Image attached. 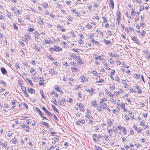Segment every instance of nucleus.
Returning <instances> with one entry per match:
<instances>
[{"label":"nucleus","mask_w":150,"mask_h":150,"mask_svg":"<svg viewBox=\"0 0 150 150\" xmlns=\"http://www.w3.org/2000/svg\"><path fill=\"white\" fill-rule=\"evenodd\" d=\"M116 17L117 18V20L118 21V25H119V23L120 21V18L121 16V14L120 13V12L119 11H117L116 12Z\"/></svg>","instance_id":"f257e3e1"},{"label":"nucleus","mask_w":150,"mask_h":150,"mask_svg":"<svg viewBox=\"0 0 150 150\" xmlns=\"http://www.w3.org/2000/svg\"><path fill=\"white\" fill-rule=\"evenodd\" d=\"M51 51L54 50L57 52H60L62 50V49L58 46H54V48H51L50 49Z\"/></svg>","instance_id":"f03ea898"},{"label":"nucleus","mask_w":150,"mask_h":150,"mask_svg":"<svg viewBox=\"0 0 150 150\" xmlns=\"http://www.w3.org/2000/svg\"><path fill=\"white\" fill-rule=\"evenodd\" d=\"M85 91L86 92H89L90 93V96L92 95L93 94V88H90V89L88 88H86L85 89Z\"/></svg>","instance_id":"7ed1b4c3"},{"label":"nucleus","mask_w":150,"mask_h":150,"mask_svg":"<svg viewBox=\"0 0 150 150\" xmlns=\"http://www.w3.org/2000/svg\"><path fill=\"white\" fill-rule=\"evenodd\" d=\"M100 108L103 109H106L107 108V105L104 102H100Z\"/></svg>","instance_id":"20e7f679"},{"label":"nucleus","mask_w":150,"mask_h":150,"mask_svg":"<svg viewBox=\"0 0 150 150\" xmlns=\"http://www.w3.org/2000/svg\"><path fill=\"white\" fill-rule=\"evenodd\" d=\"M36 109L37 111H38L39 112V114L40 115V116L41 117H42L44 119H46L47 120H48L45 117H44L43 115H44L42 112H41L40 109L36 107Z\"/></svg>","instance_id":"39448f33"},{"label":"nucleus","mask_w":150,"mask_h":150,"mask_svg":"<svg viewBox=\"0 0 150 150\" xmlns=\"http://www.w3.org/2000/svg\"><path fill=\"white\" fill-rule=\"evenodd\" d=\"M132 40H133L134 42L137 44H139V41L137 39V38L135 37V36H132L131 37Z\"/></svg>","instance_id":"423d86ee"},{"label":"nucleus","mask_w":150,"mask_h":150,"mask_svg":"<svg viewBox=\"0 0 150 150\" xmlns=\"http://www.w3.org/2000/svg\"><path fill=\"white\" fill-rule=\"evenodd\" d=\"M44 44L45 45L47 44H52L53 43V41H51L50 39L49 40H47L45 39L44 40Z\"/></svg>","instance_id":"0eeeda50"},{"label":"nucleus","mask_w":150,"mask_h":150,"mask_svg":"<svg viewBox=\"0 0 150 150\" xmlns=\"http://www.w3.org/2000/svg\"><path fill=\"white\" fill-rule=\"evenodd\" d=\"M33 48L35 49V51L37 52H40V48L36 45H33Z\"/></svg>","instance_id":"6e6552de"},{"label":"nucleus","mask_w":150,"mask_h":150,"mask_svg":"<svg viewBox=\"0 0 150 150\" xmlns=\"http://www.w3.org/2000/svg\"><path fill=\"white\" fill-rule=\"evenodd\" d=\"M42 109L45 112V113H46L48 115H51L53 116V115H52L49 111L46 109L43 106L42 108Z\"/></svg>","instance_id":"1a4fd4ad"},{"label":"nucleus","mask_w":150,"mask_h":150,"mask_svg":"<svg viewBox=\"0 0 150 150\" xmlns=\"http://www.w3.org/2000/svg\"><path fill=\"white\" fill-rule=\"evenodd\" d=\"M70 56L71 57H73V58L74 59H76V58L78 59L79 60H81V59H80V56H76L75 55V54L74 53H71L70 54Z\"/></svg>","instance_id":"9d476101"},{"label":"nucleus","mask_w":150,"mask_h":150,"mask_svg":"<svg viewBox=\"0 0 150 150\" xmlns=\"http://www.w3.org/2000/svg\"><path fill=\"white\" fill-rule=\"evenodd\" d=\"M105 91L106 94H107L108 96H109L111 97L114 96V95L113 94H112L107 89H105Z\"/></svg>","instance_id":"9b49d317"},{"label":"nucleus","mask_w":150,"mask_h":150,"mask_svg":"<svg viewBox=\"0 0 150 150\" xmlns=\"http://www.w3.org/2000/svg\"><path fill=\"white\" fill-rule=\"evenodd\" d=\"M27 91L28 93L32 94L35 93V90L31 88H28L27 89Z\"/></svg>","instance_id":"f8f14e48"},{"label":"nucleus","mask_w":150,"mask_h":150,"mask_svg":"<svg viewBox=\"0 0 150 150\" xmlns=\"http://www.w3.org/2000/svg\"><path fill=\"white\" fill-rule=\"evenodd\" d=\"M93 137L94 141L95 142H97L98 139L97 135L96 134H93Z\"/></svg>","instance_id":"ddd939ff"},{"label":"nucleus","mask_w":150,"mask_h":150,"mask_svg":"<svg viewBox=\"0 0 150 150\" xmlns=\"http://www.w3.org/2000/svg\"><path fill=\"white\" fill-rule=\"evenodd\" d=\"M49 72L52 75H55L57 73L56 71L54 70V69H50Z\"/></svg>","instance_id":"4468645a"},{"label":"nucleus","mask_w":150,"mask_h":150,"mask_svg":"<svg viewBox=\"0 0 150 150\" xmlns=\"http://www.w3.org/2000/svg\"><path fill=\"white\" fill-rule=\"evenodd\" d=\"M80 123L82 124H84L85 123V121L84 120H80L76 121V123L78 125H79Z\"/></svg>","instance_id":"2eb2a0df"},{"label":"nucleus","mask_w":150,"mask_h":150,"mask_svg":"<svg viewBox=\"0 0 150 150\" xmlns=\"http://www.w3.org/2000/svg\"><path fill=\"white\" fill-rule=\"evenodd\" d=\"M72 12L74 13H75L76 16H79V15L80 13L78 12L76 10H75L74 8H72L70 10Z\"/></svg>","instance_id":"dca6fc26"},{"label":"nucleus","mask_w":150,"mask_h":150,"mask_svg":"<svg viewBox=\"0 0 150 150\" xmlns=\"http://www.w3.org/2000/svg\"><path fill=\"white\" fill-rule=\"evenodd\" d=\"M110 2V7L112 8H114V3L113 0H109Z\"/></svg>","instance_id":"f3484780"},{"label":"nucleus","mask_w":150,"mask_h":150,"mask_svg":"<svg viewBox=\"0 0 150 150\" xmlns=\"http://www.w3.org/2000/svg\"><path fill=\"white\" fill-rule=\"evenodd\" d=\"M80 78L81 80V82H84V81H85L86 79V77L83 75L81 76Z\"/></svg>","instance_id":"a211bd4d"},{"label":"nucleus","mask_w":150,"mask_h":150,"mask_svg":"<svg viewBox=\"0 0 150 150\" xmlns=\"http://www.w3.org/2000/svg\"><path fill=\"white\" fill-rule=\"evenodd\" d=\"M121 108L123 109V110L124 112L127 111V110L125 108V104L123 103H121Z\"/></svg>","instance_id":"6ab92c4d"},{"label":"nucleus","mask_w":150,"mask_h":150,"mask_svg":"<svg viewBox=\"0 0 150 150\" xmlns=\"http://www.w3.org/2000/svg\"><path fill=\"white\" fill-rule=\"evenodd\" d=\"M42 5L44 8H47L48 7V4L46 2H42Z\"/></svg>","instance_id":"aec40b11"},{"label":"nucleus","mask_w":150,"mask_h":150,"mask_svg":"<svg viewBox=\"0 0 150 150\" xmlns=\"http://www.w3.org/2000/svg\"><path fill=\"white\" fill-rule=\"evenodd\" d=\"M109 85V87L111 90H113L115 89V84L113 83V84H111L110 85Z\"/></svg>","instance_id":"412c9836"},{"label":"nucleus","mask_w":150,"mask_h":150,"mask_svg":"<svg viewBox=\"0 0 150 150\" xmlns=\"http://www.w3.org/2000/svg\"><path fill=\"white\" fill-rule=\"evenodd\" d=\"M96 102V101L95 100H92L91 102V104L92 106L95 107L97 105Z\"/></svg>","instance_id":"4be33fe9"},{"label":"nucleus","mask_w":150,"mask_h":150,"mask_svg":"<svg viewBox=\"0 0 150 150\" xmlns=\"http://www.w3.org/2000/svg\"><path fill=\"white\" fill-rule=\"evenodd\" d=\"M112 122L111 119H108V125L109 127H111V126L112 125Z\"/></svg>","instance_id":"5701e85b"},{"label":"nucleus","mask_w":150,"mask_h":150,"mask_svg":"<svg viewBox=\"0 0 150 150\" xmlns=\"http://www.w3.org/2000/svg\"><path fill=\"white\" fill-rule=\"evenodd\" d=\"M41 123L42 124V125H44L47 127H49V125L46 122H45L44 121H42V122H41Z\"/></svg>","instance_id":"b1692460"},{"label":"nucleus","mask_w":150,"mask_h":150,"mask_svg":"<svg viewBox=\"0 0 150 150\" xmlns=\"http://www.w3.org/2000/svg\"><path fill=\"white\" fill-rule=\"evenodd\" d=\"M103 41V42L105 43L106 45H109L111 43V42L110 40H107L105 39H104Z\"/></svg>","instance_id":"393cba45"},{"label":"nucleus","mask_w":150,"mask_h":150,"mask_svg":"<svg viewBox=\"0 0 150 150\" xmlns=\"http://www.w3.org/2000/svg\"><path fill=\"white\" fill-rule=\"evenodd\" d=\"M1 71L2 73L4 74H5L7 72L6 69L4 67H2L1 68Z\"/></svg>","instance_id":"a878e982"},{"label":"nucleus","mask_w":150,"mask_h":150,"mask_svg":"<svg viewBox=\"0 0 150 150\" xmlns=\"http://www.w3.org/2000/svg\"><path fill=\"white\" fill-rule=\"evenodd\" d=\"M38 21L39 23V24L40 25H42L44 24V23L43 22V20L42 19L39 18L38 19Z\"/></svg>","instance_id":"bb28decb"},{"label":"nucleus","mask_w":150,"mask_h":150,"mask_svg":"<svg viewBox=\"0 0 150 150\" xmlns=\"http://www.w3.org/2000/svg\"><path fill=\"white\" fill-rule=\"evenodd\" d=\"M30 72L34 75H35L36 74V72L35 71L34 69L33 68H31Z\"/></svg>","instance_id":"cd10ccee"},{"label":"nucleus","mask_w":150,"mask_h":150,"mask_svg":"<svg viewBox=\"0 0 150 150\" xmlns=\"http://www.w3.org/2000/svg\"><path fill=\"white\" fill-rule=\"evenodd\" d=\"M135 87L137 89H138L137 92L139 93H141L142 92L141 89L140 88L139 86L137 85H136L135 86Z\"/></svg>","instance_id":"c85d7f7f"},{"label":"nucleus","mask_w":150,"mask_h":150,"mask_svg":"<svg viewBox=\"0 0 150 150\" xmlns=\"http://www.w3.org/2000/svg\"><path fill=\"white\" fill-rule=\"evenodd\" d=\"M94 149L95 150H103L101 147L95 145Z\"/></svg>","instance_id":"c756f323"},{"label":"nucleus","mask_w":150,"mask_h":150,"mask_svg":"<svg viewBox=\"0 0 150 150\" xmlns=\"http://www.w3.org/2000/svg\"><path fill=\"white\" fill-rule=\"evenodd\" d=\"M71 69L73 72L77 71L78 70L75 67H71Z\"/></svg>","instance_id":"7c9ffc66"},{"label":"nucleus","mask_w":150,"mask_h":150,"mask_svg":"<svg viewBox=\"0 0 150 150\" xmlns=\"http://www.w3.org/2000/svg\"><path fill=\"white\" fill-rule=\"evenodd\" d=\"M79 108L81 110H82L84 108L83 107V105L81 103H79L78 105Z\"/></svg>","instance_id":"2f4dec72"},{"label":"nucleus","mask_w":150,"mask_h":150,"mask_svg":"<svg viewBox=\"0 0 150 150\" xmlns=\"http://www.w3.org/2000/svg\"><path fill=\"white\" fill-rule=\"evenodd\" d=\"M47 58L50 60H53L54 59L52 57L51 55H48L47 56Z\"/></svg>","instance_id":"473e14b6"},{"label":"nucleus","mask_w":150,"mask_h":150,"mask_svg":"<svg viewBox=\"0 0 150 150\" xmlns=\"http://www.w3.org/2000/svg\"><path fill=\"white\" fill-rule=\"evenodd\" d=\"M52 107L53 109V110H55L58 113H59V111L56 108L55 106L52 105Z\"/></svg>","instance_id":"72a5a7b5"},{"label":"nucleus","mask_w":150,"mask_h":150,"mask_svg":"<svg viewBox=\"0 0 150 150\" xmlns=\"http://www.w3.org/2000/svg\"><path fill=\"white\" fill-rule=\"evenodd\" d=\"M8 143L6 141L4 142V143H3L2 146L4 147H6L7 146Z\"/></svg>","instance_id":"f704fd0d"},{"label":"nucleus","mask_w":150,"mask_h":150,"mask_svg":"<svg viewBox=\"0 0 150 150\" xmlns=\"http://www.w3.org/2000/svg\"><path fill=\"white\" fill-rule=\"evenodd\" d=\"M122 131L123 132V134H127V132H126V129L124 127H122Z\"/></svg>","instance_id":"c9c22d12"},{"label":"nucleus","mask_w":150,"mask_h":150,"mask_svg":"<svg viewBox=\"0 0 150 150\" xmlns=\"http://www.w3.org/2000/svg\"><path fill=\"white\" fill-rule=\"evenodd\" d=\"M14 12L15 13H18L20 14H21V12H19V10L17 8L14 9Z\"/></svg>","instance_id":"e433bc0d"},{"label":"nucleus","mask_w":150,"mask_h":150,"mask_svg":"<svg viewBox=\"0 0 150 150\" xmlns=\"http://www.w3.org/2000/svg\"><path fill=\"white\" fill-rule=\"evenodd\" d=\"M133 76L136 79H138L140 77V75L139 74H133Z\"/></svg>","instance_id":"4c0bfd02"},{"label":"nucleus","mask_w":150,"mask_h":150,"mask_svg":"<svg viewBox=\"0 0 150 150\" xmlns=\"http://www.w3.org/2000/svg\"><path fill=\"white\" fill-rule=\"evenodd\" d=\"M122 83L125 85V87H124L125 88H126L127 86V81L125 80H122Z\"/></svg>","instance_id":"58836bf2"},{"label":"nucleus","mask_w":150,"mask_h":150,"mask_svg":"<svg viewBox=\"0 0 150 150\" xmlns=\"http://www.w3.org/2000/svg\"><path fill=\"white\" fill-rule=\"evenodd\" d=\"M129 114L130 115V117L132 119L134 118V116L132 115V112L131 111H128Z\"/></svg>","instance_id":"ea45409f"},{"label":"nucleus","mask_w":150,"mask_h":150,"mask_svg":"<svg viewBox=\"0 0 150 150\" xmlns=\"http://www.w3.org/2000/svg\"><path fill=\"white\" fill-rule=\"evenodd\" d=\"M104 81V80L102 79H99V80H97L96 81V82L97 83H102Z\"/></svg>","instance_id":"a19ab883"},{"label":"nucleus","mask_w":150,"mask_h":150,"mask_svg":"<svg viewBox=\"0 0 150 150\" xmlns=\"http://www.w3.org/2000/svg\"><path fill=\"white\" fill-rule=\"evenodd\" d=\"M140 34L142 36V37H144L145 35V32L144 30H142L140 33Z\"/></svg>","instance_id":"79ce46f5"},{"label":"nucleus","mask_w":150,"mask_h":150,"mask_svg":"<svg viewBox=\"0 0 150 150\" xmlns=\"http://www.w3.org/2000/svg\"><path fill=\"white\" fill-rule=\"evenodd\" d=\"M70 64L72 66H76L77 64L75 62H71Z\"/></svg>","instance_id":"37998d69"},{"label":"nucleus","mask_w":150,"mask_h":150,"mask_svg":"<svg viewBox=\"0 0 150 150\" xmlns=\"http://www.w3.org/2000/svg\"><path fill=\"white\" fill-rule=\"evenodd\" d=\"M13 144H16V138H14L13 139H12L11 140Z\"/></svg>","instance_id":"c03bdc74"},{"label":"nucleus","mask_w":150,"mask_h":150,"mask_svg":"<svg viewBox=\"0 0 150 150\" xmlns=\"http://www.w3.org/2000/svg\"><path fill=\"white\" fill-rule=\"evenodd\" d=\"M52 102L54 103V105H57V102L56 101V99L54 98L52 100Z\"/></svg>","instance_id":"a18cd8bd"},{"label":"nucleus","mask_w":150,"mask_h":150,"mask_svg":"<svg viewBox=\"0 0 150 150\" xmlns=\"http://www.w3.org/2000/svg\"><path fill=\"white\" fill-rule=\"evenodd\" d=\"M26 80L30 84V85H33L32 81L30 80V79L26 78Z\"/></svg>","instance_id":"49530a36"},{"label":"nucleus","mask_w":150,"mask_h":150,"mask_svg":"<svg viewBox=\"0 0 150 150\" xmlns=\"http://www.w3.org/2000/svg\"><path fill=\"white\" fill-rule=\"evenodd\" d=\"M54 88L56 90V91H58L59 92L60 91V88H59L58 86H57L55 87Z\"/></svg>","instance_id":"de8ad7c7"},{"label":"nucleus","mask_w":150,"mask_h":150,"mask_svg":"<svg viewBox=\"0 0 150 150\" xmlns=\"http://www.w3.org/2000/svg\"><path fill=\"white\" fill-rule=\"evenodd\" d=\"M135 13V12H134L133 8H132V10L131 11V14L132 16H134Z\"/></svg>","instance_id":"09e8293b"},{"label":"nucleus","mask_w":150,"mask_h":150,"mask_svg":"<svg viewBox=\"0 0 150 150\" xmlns=\"http://www.w3.org/2000/svg\"><path fill=\"white\" fill-rule=\"evenodd\" d=\"M13 26L14 29L16 30H17L18 29V27L16 26V24L15 23L13 24Z\"/></svg>","instance_id":"8fccbe9b"},{"label":"nucleus","mask_w":150,"mask_h":150,"mask_svg":"<svg viewBox=\"0 0 150 150\" xmlns=\"http://www.w3.org/2000/svg\"><path fill=\"white\" fill-rule=\"evenodd\" d=\"M86 26L88 29H91L92 28V25L89 24H87Z\"/></svg>","instance_id":"3c124183"},{"label":"nucleus","mask_w":150,"mask_h":150,"mask_svg":"<svg viewBox=\"0 0 150 150\" xmlns=\"http://www.w3.org/2000/svg\"><path fill=\"white\" fill-rule=\"evenodd\" d=\"M21 89L22 91H26V88L25 87L23 86H21Z\"/></svg>","instance_id":"603ef678"},{"label":"nucleus","mask_w":150,"mask_h":150,"mask_svg":"<svg viewBox=\"0 0 150 150\" xmlns=\"http://www.w3.org/2000/svg\"><path fill=\"white\" fill-rule=\"evenodd\" d=\"M0 84H2L4 86H6V83L4 81H1L0 82Z\"/></svg>","instance_id":"864d4df0"},{"label":"nucleus","mask_w":150,"mask_h":150,"mask_svg":"<svg viewBox=\"0 0 150 150\" xmlns=\"http://www.w3.org/2000/svg\"><path fill=\"white\" fill-rule=\"evenodd\" d=\"M15 67H16V68L17 69H20V67L19 66V64L17 63H16V64H15Z\"/></svg>","instance_id":"5fc2aeb1"},{"label":"nucleus","mask_w":150,"mask_h":150,"mask_svg":"<svg viewBox=\"0 0 150 150\" xmlns=\"http://www.w3.org/2000/svg\"><path fill=\"white\" fill-rule=\"evenodd\" d=\"M54 141L56 142H57L59 141V138L57 137H54Z\"/></svg>","instance_id":"6e6d98bb"},{"label":"nucleus","mask_w":150,"mask_h":150,"mask_svg":"<svg viewBox=\"0 0 150 150\" xmlns=\"http://www.w3.org/2000/svg\"><path fill=\"white\" fill-rule=\"evenodd\" d=\"M18 21L19 23H21L23 22V21L20 18H18Z\"/></svg>","instance_id":"4d7b16f0"},{"label":"nucleus","mask_w":150,"mask_h":150,"mask_svg":"<svg viewBox=\"0 0 150 150\" xmlns=\"http://www.w3.org/2000/svg\"><path fill=\"white\" fill-rule=\"evenodd\" d=\"M111 131H112V130L110 129H109L108 130V133L109 134V135L110 136H111V135H112V134H110V132Z\"/></svg>","instance_id":"13d9d810"},{"label":"nucleus","mask_w":150,"mask_h":150,"mask_svg":"<svg viewBox=\"0 0 150 150\" xmlns=\"http://www.w3.org/2000/svg\"><path fill=\"white\" fill-rule=\"evenodd\" d=\"M19 43L20 44V45H21L22 47H23L25 45V44L22 41H20L19 42Z\"/></svg>","instance_id":"bf43d9fd"},{"label":"nucleus","mask_w":150,"mask_h":150,"mask_svg":"<svg viewBox=\"0 0 150 150\" xmlns=\"http://www.w3.org/2000/svg\"><path fill=\"white\" fill-rule=\"evenodd\" d=\"M94 36V35L93 34H92L91 35H90L88 37L89 38L91 39Z\"/></svg>","instance_id":"052dcab7"},{"label":"nucleus","mask_w":150,"mask_h":150,"mask_svg":"<svg viewBox=\"0 0 150 150\" xmlns=\"http://www.w3.org/2000/svg\"><path fill=\"white\" fill-rule=\"evenodd\" d=\"M125 118L127 120H129V117L127 116V115H125Z\"/></svg>","instance_id":"680f3d73"},{"label":"nucleus","mask_w":150,"mask_h":150,"mask_svg":"<svg viewBox=\"0 0 150 150\" xmlns=\"http://www.w3.org/2000/svg\"><path fill=\"white\" fill-rule=\"evenodd\" d=\"M78 42L80 44H83V41L81 39H80V40H79L78 41Z\"/></svg>","instance_id":"e2e57ef3"},{"label":"nucleus","mask_w":150,"mask_h":150,"mask_svg":"<svg viewBox=\"0 0 150 150\" xmlns=\"http://www.w3.org/2000/svg\"><path fill=\"white\" fill-rule=\"evenodd\" d=\"M66 18L69 21H71V18L70 16H67Z\"/></svg>","instance_id":"0e129e2a"},{"label":"nucleus","mask_w":150,"mask_h":150,"mask_svg":"<svg viewBox=\"0 0 150 150\" xmlns=\"http://www.w3.org/2000/svg\"><path fill=\"white\" fill-rule=\"evenodd\" d=\"M62 38L64 40H67L68 37H67L65 35H64L62 36Z\"/></svg>","instance_id":"69168bd1"},{"label":"nucleus","mask_w":150,"mask_h":150,"mask_svg":"<svg viewBox=\"0 0 150 150\" xmlns=\"http://www.w3.org/2000/svg\"><path fill=\"white\" fill-rule=\"evenodd\" d=\"M23 64L25 66L27 67L28 66V63L27 62H26V61H24L23 62Z\"/></svg>","instance_id":"338daca9"},{"label":"nucleus","mask_w":150,"mask_h":150,"mask_svg":"<svg viewBox=\"0 0 150 150\" xmlns=\"http://www.w3.org/2000/svg\"><path fill=\"white\" fill-rule=\"evenodd\" d=\"M85 117H86L88 118V119L92 117L91 115H89V114H87L86 115Z\"/></svg>","instance_id":"774afa93"}]
</instances>
